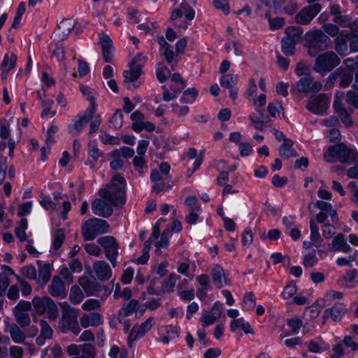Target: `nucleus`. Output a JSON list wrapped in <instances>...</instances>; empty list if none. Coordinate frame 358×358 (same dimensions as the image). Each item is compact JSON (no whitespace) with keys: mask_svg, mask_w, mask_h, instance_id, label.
<instances>
[{"mask_svg":"<svg viewBox=\"0 0 358 358\" xmlns=\"http://www.w3.org/2000/svg\"><path fill=\"white\" fill-rule=\"evenodd\" d=\"M124 178L120 175L115 176L110 182L99 191V195L103 199H96L92 203V210L96 215L109 217L113 215L112 206H122L126 201Z\"/></svg>","mask_w":358,"mask_h":358,"instance_id":"f257e3e1","label":"nucleus"},{"mask_svg":"<svg viewBox=\"0 0 358 358\" xmlns=\"http://www.w3.org/2000/svg\"><path fill=\"white\" fill-rule=\"evenodd\" d=\"M326 162L333 163L339 161L341 163H353L358 159V152L356 150L346 146L343 143H340L330 146L324 154Z\"/></svg>","mask_w":358,"mask_h":358,"instance_id":"f03ea898","label":"nucleus"},{"mask_svg":"<svg viewBox=\"0 0 358 358\" xmlns=\"http://www.w3.org/2000/svg\"><path fill=\"white\" fill-rule=\"evenodd\" d=\"M305 41L308 55L310 57H315L331 45V39L320 29L308 31L305 35Z\"/></svg>","mask_w":358,"mask_h":358,"instance_id":"7ed1b4c3","label":"nucleus"},{"mask_svg":"<svg viewBox=\"0 0 358 358\" xmlns=\"http://www.w3.org/2000/svg\"><path fill=\"white\" fill-rule=\"evenodd\" d=\"M60 307L62 317L59 322V328L64 333L71 331L75 335L79 334L80 328L78 322V310L71 307L66 302L60 303Z\"/></svg>","mask_w":358,"mask_h":358,"instance_id":"20e7f679","label":"nucleus"},{"mask_svg":"<svg viewBox=\"0 0 358 358\" xmlns=\"http://www.w3.org/2000/svg\"><path fill=\"white\" fill-rule=\"evenodd\" d=\"M108 222L99 218H90L82 227V235L85 241L94 240L98 235L108 231Z\"/></svg>","mask_w":358,"mask_h":358,"instance_id":"39448f33","label":"nucleus"},{"mask_svg":"<svg viewBox=\"0 0 358 358\" xmlns=\"http://www.w3.org/2000/svg\"><path fill=\"white\" fill-rule=\"evenodd\" d=\"M341 63V59L333 51H327L319 55L313 65V70L322 75L332 71L334 68L338 66Z\"/></svg>","mask_w":358,"mask_h":358,"instance_id":"423d86ee","label":"nucleus"},{"mask_svg":"<svg viewBox=\"0 0 358 358\" xmlns=\"http://www.w3.org/2000/svg\"><path fill=\"white\" fill-rule=\"evenodd\" d=\"M147 57L142 53H138L130 64V69L124 72V83L128 89L136 88L133 83L136 81L142 73V67L146 62Z\"/></svg>","mask_w":358,"mask_h":358,"instance_id":"0eeeda50","label":"nucleus"},{"mask_svg":"<svg viewBox=\"0 0 358 358\" xmlns=\"http://www.w3.org/2000/svg\"><path fill=\"white\" fill-rule=\"evenodd\" d=\"M88 101L90 102V106L82 115H78L73 120V123L69 126V132L72 136L78 134L85 124L93 118L96 108L95 98L90 96Z\"/></svg>","mask_w":358,"mask_h":358,"instance_id":"6e6552de","label":"nucleus"},{"mask_svg":"<svg viewBox=\"0 0 358 358\" xmlns=\"http://www.w3.org/2000/svg\"><path fill=\"white\" fill-rule=\"evenodd\" d=\"M97 242L103 248L106 257L110 261L113 267H116L120 245L115 238L111 236H106L99 238Z\"/></svg>","mask_w":358,"mask_h":358,"instance_id":"1a4fd4ad","label":"nucleus"},{"mask_svg":"<svg viewBox=\"0 0 358 358\" xmlns=\"http://www.w3.org/2000/svg\"><path fill=\"white\" fill-rule=\"evenodd\" d=\"M31 309V303L29 301H20L13 309V314L17 323L22 328L30 324L31 319L29 311Z\"/></svg>","mask_w":358,"mask_h":358,"instance_id":"9d476101","label":"nucleus"},{"mask_svg":"<svg viewBox=\"0 0 358 358\" xmlns=\"http://www.w3.org/2000/svg\"><path fill=\"white\" fill-rule=\"evenodd\" d=\"M298 92L305 93H316L322 88V84L320 81L314 80L310 73L303 76L296 84Z\"/></svg>","mask_w":358,"mask_h":358,"instance_id":"9b49d317","label":"nucleus"},{"mask_svg":"<svg viewBox=\"0 0 358 358\" xmlns=\"http://www.w3.org/2000/svg\"><path fill=\"white\" fill-rule=\"evenodd\" d=\"M320 3H313L302 8L295 16L296 24L307 25L321 10Z\"/></svg>","mask_w":358,"mask_h":358,"instance_id":"f8f14e48","label":"nucleus"},{"mask_svg":"<svg viewBox=\"0 0 358 358\" xmlns=\"http://www.w3.org/2000/svg\"><path fill=\"white\" fill-rule=\"evenodd\" d=\"M152 320V317H149L141 324H137L132 327L127 338V345L129 348H132L134 343L151 329Z\"/></svg>","mask_w":358,"mask_h":358,"instance_id":"ddd939ff","label":"nucleus"},{"mask_svg":"<svg viewBox=\"0 0 358 358\" xmlns=\"http://www.w3.org/2000/svg\"><path fill=\"white\" fill-rule=\"evenodd\" d=\"M328 106L329 97L326 94H320L306 104V108L316 115L324 114Z\"/></svg>","mask_w":358,"mask_h":358,"instance_id":"4468645a","label":"nucleus"},{"mask_svg":"<svg viewBox=\"0 0 358 358\" xmlns=\"http://www.w3.org/2000/svg\"><path fill=\"white\" fill-rule=\"evenodd\" d=\"M157 41L160 46L159 51L161 54L164 56L166 62L171 66L172 70H173L178 60L175 59V54L171 49V45L166 42L163 36H158Z\"/></svg>","mask_w":358,"mask_h":358,"instance_id":"2eb2a0df","label":"nucleus"},{"mask_svg":"<svg viewBox=\"0 0 358 358\" xmlns=\"http://www.w3.org/2000/svg\"><path fill=\"white\" fill-rule=\"evenodd\" d=\"M76 22L71 19H64L57 25V29L55 31V36L58 40L63 41L70 34L74 28Z\"/></svg>","mask_w":358,"mask_h":358,"instance_id":"dca6fc26","label":"nucleus"},{"mask_svg":"<svg viewBox=\"0 0 358 358\" xmlns=\"http://www.w3.org/2000/svg\"><path fill=\"white\" fill-rule=\"evenodd\" d=\"M48 293L54 297L65 298L66 291L64 282L59 276H54L51 284L48 287Z\"/></svg>","mask_w":358,"mask_h":358,"instance_id":"f3484780","label":"nucleus"},{"mask_svg":"<svg viewBox=\"0 0 358 358\" xmlns=\"http://www.w3.org/2000/svg\"><path fill=\"white\" fill-rule=\"evenodd\" d=\"M212 277L213 282L218 289H221L229 284L227 274L220 264H216L213 268Z\"/></svg>","mask_w":358,"mask_h":358,"instance_id":"a211bd4d","label":"nucleus"},{"mask_svg":"<svg viewBox=\"0 0 358 358\" xmlns=\"http://www.w3.org/2000/svg\"><path fill=\"white\" fill-rule=\"evenodd\" d=\"M93 269L96 277L101 280H108L111 278L112 270L104 261H96L93 264Z\"/></svg>","mask_w":358,"mask_h":358,"instance_id":"6ab92c4d","label":"nucleus"},{"mask_svg":"<svg viewBox=\"0 0 358 358\" xmlns=\"http://www.w3.org/2000/svg\"><path fill=\"white\" fill-rule=\"evenodd\" d=\"M80 323L83 328L97 327L103 323L102 316L96 312L83 314L80 318Z\"/></svg>","mask_w":358,"mask_h":358,"instance_id":"aec40b11","label":"nucleus"},{"mask_svg":"<svg viewBox=\"0 0 358 358\" xmlns=\"http://www.w3.org/2000/svg\"><path fill=\"white\" fill-rule=\"evenodd\" d=\"M350 38V33L342 31L334 40L335 50L341 56L346 55L348 49V40Z\"/></svg>","mask_w":358,"mask_h":358,"instance_id":"412c9836","label":"nucleus"},{"mask_svg":"<svg viewBox=\"0 0 358 358\" xmlns=\"http://www.w3.org/2000/svg\"><path fill=\"white\" fill-rule=\"evenodd\" d=\"M345 313V306L342 303L336 302L332 308H328L324 311V317H331L334 321L340 320Z\"/></svg>","mask_w":358,"mask_h":358,"instance_id":"4be33fe9","label":"nucleus"},{"mask_svg":"<svg viewBox=\"0 0 358 358\" xmlns=\"http://www.w3.org/2000/svg\"><path fill=\"white\" fill-rule=\"evenodd\" d=\"M315 206L320 210V213L329 215L331 222H338L339 218L337 212L331 203L319 200L316 201Z\"/></svg>","mask_w":358,"mask_h":358,"instance_id":"5701e85b","label":"nucleus"},{"mask_svg":"<svg viewBox=\"0 0 358 358\" xmlns=\"http://www.w3.org/2000/svg\"><path fill=\"white\" fill-rule=\"evenodd\" d=\"M17 57L15 54H6L1 65V78L6 80L8 73L15 66Z\"/></svg>","mask_w":358,"mask_h":358,"instance_id":"b1692460","label":"nucleus"},{"mask_svg":"<svg viewBox=\"0 0 358 358\" xmlns=\"http://www.w3.org/2000/svg\"><path fill=\"white\" fill-rule=\"evenodd\" d=\"M137 311H138V301L136 299L130 300L119 310L118 321H123L128 315Z\"/></svg>","mask_w":358,"mask_h":358,"instance_id":"393cba45","label":"nucleus"},{"mask_svg":"<svg viewBox=\"0 0 358 358\" xmlns=\"http://www.w3.org/2000/svg\"><path fill=\"white\" fill-rule=\"evenodd\" d=\"M52 299L48 296H44L42 298L40 297H34L33 299L31 306H33L36 312L41 315L45 313V311H47V308L50 305V303L52 302Z\"/></svg>","mask_w":358,"mask_h":358,"instance_id":"a878e982","label":"nucleus"},{"mask_svg":"<svg viewBox=\"0 0 358 358\" xmlns=\"http://www.w3.org/2000/svg\"><path fill=\"white\" fill-rule=\"evenodd\" d=\"M332 248L336 251L348 253L351 251V247L348 244L343 234H337L332 241Z\"/></svg>","mask_w":358,"mask_h":358,"instance_id":"bb28decb","label":"nucleus"},{"mask_svg":"<svg viewBox=\"0 0 358 358\" xmlns=\"http://www.w3.org/2000/svg\"><path fill=\"white\" fill-rule=\"evenodd\" d=\"M180 279V276L174 273H171L169 277L164 280L160 292L162 294H169L173 292L176 281Z\"/></svg>","mask_w":358,"mask_h":358,"instance_id":"cd10ccee","label":"nucleus"},{"mask_svg":"<svg viewBox=\"0 0 358 358\" xmlns=\"http://www.w3.org/2000/svg\"><path fill=\"white\" fill-rule=\"evenodd\" d=\"M293 142L291 140H285L279 148V154L281 157L288 159L290 157L297 156L296 152L292 148Z\"/></svg>","mask_w":358,"mask_h":358,"instance_id":"c85d7f7f","label":"nucleus"},{"mask_svg":"<svg viewBox=\"0 0 358 358\" xmlns=\"http://www.w3.org/2000/svg\"><path fill=\"white\" fill-rule=\"evenodd\" d=\"M310 240L313 242L315 247L318 248L322 245L323 239L320 234L319 227L317 225V222L311 218L310 221Z\"/></svg>","mask_w":358,"mask_h":358,"instance_id":"c756f323","label":"nucleus"},{"mask_svg":"<svg viewBox=\"0 0 358 358\" xmlns=\"http://www.w3.org/2000/svg\"><path fill=\"white\" fill-rule=\"evenodd\" d=\"M9 333L12 340L16 343H24L26 340V335L20 329V327L13 324L9 328Z\"/></svg>","mask_w":358,"mask_h":358,"instance_id":"7c9ffc66","label":"nucleus"},{"mask_svg":"<svg viewBox=\"0 0 358 358\" xmlns=\"http://www.w3.org/2000/svg\"><path fill=\"white\" fill-rule=\"evenodd\" d=\"M285 36L286 38H289V40L298 43L300 41L302 35H303V30L299 27H289L285 29Z\"/></svg>","mask_w":358,"mask_h":358,"instance_id":"2f4dec72","label":"nucleus"},{"mask_svg":"<svg viewBox=\"0 0 358 358\" xmlns=\"http://www.w3.org/2000/svg\"><path fill=\"white\" fill-rule=\"evenodd\" d=\"M66 238L64 230L63 229H57L53 233L52 248L58 250L62 245Z\"/></svg>","mask_w":358,"mask_h":358,"instance_id":"473e14b6","label":"nucleus"},{"mask_svg":"<svg viewBox=\"0 0 358 358\" xmlns=\"http://www.w3.org/2000/svg\"><path fill=\"white\" fill-rule=\"evenodd\" d=\"M84 299V294L78 285H73L69 293V300L73 304L80 303Z\"/></svg>","mask_w":358,"mask_h":358,"instance_id":"72a5a7b5","label":"nucleus"},{"mask_svg":"<svg viewBox=\"0 0 358 358\" xmlns=\"http://www.w3.org/2000/svg\"><path fill=\"white\" fill-rule=\"evenodd\" d=\"M296 43L283 37L281 40V48L282 52L287 56H292L295 53V45Z\"/></svg>","mask_w":358,"mask_h":358,"instance_id":"f704fd0d","label":"nucleus"},{"mask_svg":"<svg viewBox=\"0 0 358 358\" xmlns=\"http://www.w3.org/2000/svg\"><path fill=\"white\" fill-rule=\"evenodd\" d=\"M238 76L232 73L223 75L221 76L220 83L222 87L231 88L238 81Z\"/></svg>","mask_w":358,"mask_h":358,"instance_id":"c9c22d12","label":"nucleus"},{"mask_svg":"<svg viewBox=\"0 0 358 358\" xmlns=\"http://www.w3.org/2000/svg\"><path fill=\"white\" fill-rule=\"evenodd\" d=\"M51 277V269L49 264H44L38 270V281L39 283L45 285L50 279Z\"/></svg>","mask_w":358,"mask_h":358,"instance_id":"e433bc0d","label":"nucleus"},{"mask_svg":"<svg viewBox=\"0 0 358 358\" xmlns=\"http://www.w3.org/2000/svg\"><path fill=\"white\" fill-rule=\"evenodd\" d=\"M186 156L189 157L190 159H195L194 163V168L192 170L191 173L189 174V176H191L201 166L203 162V157L201 155L197 156V151L195 148H191L188 150Z\"/></svg>","mask_w":358,"mask_h":358,"instance_id":"4c0bfd02","label":"nucleus"},{"mask_svg":"<svg viewBox=\"0 0 358 358\" xmlns=\"http://www.w3.org/2000/svg\"><path fill=\"white\" fill-rule=\"evenodd\" d=\"M28 227V222L27 219L22 218L18 226L15 229V236L19 238L20 241H25L27 240V235L25 230Z\"/></svg>","mask_w":358,"mask_h":358,"instance_id":"58836bf2","label":"nucleus"},{"mask_svg":"<svg viewBox=\"0 0 358 358\" xmlns=\"http://www.w3.org/2000/svg\"><path fill=\"white\" fill-rule=\"evenodd\" d=\"M79 287L80 286L87 296L93 294V282L87 276H83L78 280Z\"/></svg>","mask_w":358,"mask_h":358,"instance_id":"ea45409f","label":"nucleus"},{"mask_svg":"<svg viewBox=\"0 0 358 358\" xmlns=\"http://www.w3.org/2000/svg\"><path fill=\"white\" fill-rule=\"evenodd\" d=\"M96 350L94 345L91 344H84L80 345L79 356L82 358H95Z\"/></svg>","mask_w":358,"mask_h":358,"instance_id":"a19ab883","label":"nucleus"},{"mask_svg":"<svg viewBox=\"0 0 358 358\" xmlns=\"http://www.w3.org/2000/svg\"><path fill=\"white\" fill-rule=\"evenodd\" d=\"M256 300L253 292L246 293L243 299V309L245 310H252L255 308Z\"/></svg>","mask_w":358,"mask_h":358,"instance_id":"79ce46f5","label":"nucleus"},{"mask_svg":"<svg viewBox=\"0 0 358 358\" xmlns=\"http://www.w3.org/2000/svg\"><path fill=\"white\" fill-rule=\"evenodd\" d=\"M338 222H333L330 220V222L324 223L322 226V236L326 238L329 239L331 238L336 234L335 226Z\"/></svg>","mask_w":358,"mask_h":358,"instance_id":"37998d69","label":"nucleus"},{"mask_svg":"<svg viewBox=\"0 0 358 358\" xmlns=\"http://www.w3.org/2000/svg\"><path fill=\"white\" fill-rule=\"evenodd\" d=\"M20 273V276L22 278L24 277L29 280H37V271L32 265H27L22 268Z\"/></svg>","mask_w":358,"mask_h":358,"instance_id":"c03bdc74","label":"nucleus"},{"mask_svg":"<svg viewBox=\"0 0 358 358\" xmlns=\"http://www.w3.org/2000/svg\"><path fill=\"white\" fill-rule=\"evenodd\" d=\"M15 278H16V280L20 285L22 295L23 296L30 295L32 292V288H31V286L29 285V283L28 282H27L26 280H24V279L19 275H15Z\"/></svg>","mask_w":358,"mask_h":358,"instance_id":"a18cd8bd","label":"nucleus"},{"mask_svg":"<svg viewBox=\"0 0 358 358\" xmlns=\"http://www.w3.org/2000/svg\"><path fill=\"white\" fill-rule=\"evenodd\" d=\"M345 101L350 106V108L358 109V93L354 90H349L346 93Z\"/></svg>","mask_w":358,"mask_h":358,"instance_id":"49530a36","label":"nucleus"},{"mask_svg":"<svg viewBox=\"0 0 358 358\" xmlns=\"http://www.w3.org/2000/svg\"><path fill=\"white\" fill-rule=\"evenodd\" d=\"M357 277V270L352 269L346 272L342 279L343 285L346 287H352V282L355 280Z\"/></svg>","mask_w":358,"mask_h":358,"instance_id":"de8ad7c7","label":"nucleus"},{"mask_svg":"<svg viewBox=\"0 0 358 358\" xmlns=\"http://www.w3.org/2000/svg\"><path fill=\"white\" fill-rule=\"evenodd\" d=\"M115 129H120L123 124V113L122 110H117L109 120Z\"/></svg>","mask_w":358,"mask_h":358,"instance_id":"09e8293b","label":"nucleus"},{"mask_svg":"<svg viewBox=\"0 0 358 358\" xmlns=\"http://www.w3.org/2000/svg\"><path fill=\"white\" fill-rule=\"evenodd\" d=\"M171 233L169 229L164 230L161 236V239L159 241L155 243V247L157 248L156 252L159 254L160 248H166L169 245V236Z\"/></svg>","mask_w":358,"mask_h":358,"instance_id":"8fccbe9b","label":"nucleus"},{"mask_svg":"<svg viewBox=\"0 0 358 358\" xmlns=\"http://www.w3.org/2000/svg\"><path fill=\"white\" fill-rule=\"evenodd\" d=\"M248 118L252 126L256 129H259L260 131L264 130V124L267 123L270 121L268 117L255 118L253 115H249Z\"/></svg>","mask_w":358,"mask_h":358,"instance_id":"3c124183","label":"nucleus"},{"mask_svg":"<svg viewBox=\"0 0 358 358\" xmlns=\"http://www.w3.org/2000/svg\"><path fill=\"white\" fill-rule=\"evenodd\" d=\"M170 71L166 66L164 64H159L156 71V76L160 83H164L167 80L166 74H169Z\"/></svg>","mask_w":358,"mask_h":358,"instance_id":"603ef678","label":"nucleus"},{"mask_svg":"<svg viewBox=\"0 0 358 358\" xmlns=\"http://www.w3.org/2000/svg\"><path fill=\"white\" fill-rule=\"evenodd\" d=\"M53 104V101L49 99H43L42 100V107L43 111L41 112V117H45L48 116L49 114H51L52 116L55 115V111H51V107Z\"/></svg>","mask_w":358,"mask_h":358,"instance_id":"864d4df0","label":"nucleus"},{"mask_svg":"<svg viewBox=\"0 0 358 358\" xmlns=\"http://www.w3.org/2000/svg\"><path fill=\"white\" fill-rule=\"evenodd\" d=\"M40 335L48 339H50L52 338L53 331L49 324L45 320H41L40 322Z\"/></svg>","mask_w":358,"mask_h":358,"instance_id":"5fc2aeb1","label":"nucleus"},{"mask_svg":"<svg viewBox=\"0 0 358 358\" xmlns=\"http://www.w3.org/2000/svg\"><path fill=\"white\" fill-rule=\"evenodd\" d=\"M283 110L281 103L278 101H273L268 105V112L272 117H275L276 114Z\"/></svg>","mask_w":358,"mask_h":358,"instance_id":"6e6d98bb","label":"nucleus"},{"mask_svg":"<svg viewBox=\"0 0 358 358\" xmlns=\"http://www.w3.org/2000/svg\"><path fill=\"white\" fill-rule=\"evenodd\" d=\"M101 303L98 299H91L85 301L82 305V308L86 311H91L100 308Z\"/></svg>","mask_w":358,"mask_h":358,"instance_id":"4d7b16f0","label":"nucleus"},{"mask_svg":"<svg viewBox=\"0 0 358 358\" xmlns=\"http://www.w3.org/2000/svg\"><path fill=\"white\" fill-rule=\"evenodd\" d=\"M201 211L200 207H195L189 208V214L185 217V221L190 224H194L196 222L199 214Z\"/></svg>","mask_w":358,"mask_h":358,"instance_id":"13d9d810","label":"nucleus"},{"mask_svg":"<svg viewBox=\"0 0 358 358\" xmlns=\"http://www.w3.org/2000/svg\"><path fill=\"white\" fill-rule=\"evenodd\" d=\"M348 187L351 194V201L358 207V185L356 182L352 181L348 184Z\"/></svg>","mask_w":358,"mask_h":358,"instance_id":"bf43d9fd","label":"nucleus"},{"mask_svg":"<svg viewBox=\"0 0 358 358\" xmlns=\"http://www.w3.org/2000/svg\"><path fill=\"white\" fill-rule=\"evenodd\" d=\"M51 58L59 62L64 61L65 59L64 48L62 45H57L56 48L52 52Z\"/></svg>","mask_w":358,"mask_h":358,"instance_id":"052dcab7","label":"nucleus"},{"mask_svg":"<svg viewBox=\"0 0 358 358\" xmlns=\"http://www.w3.org/2000/svg\"><path fill=\"white\" fill-rule=\"evenodd\" d=\"M85 251L90 255L94 257H99L101 253L100 247L94 243H87L84 245Z\"/></svg>","mask_w":358,"mask_h":358,"instance_id":"680f3d73","label":"nucleus"},{"mask_svg":"<svg viewBox=\"0 0 358 358\" xmlns=\"http://www.w3.org/2000/svg\"><path fill=\"white\" fill-rule=\"evenodd\" d=\"M287 325L292 329V334H297L303 326V322L299 318H292L287 320Z\"/></svg>","mask_w":358,"mask_h":358,"instance_id":"e2e57ef3","label":"nucleus"},{"mask_svg":"<svg viewBox=\"0 0 358 358\" xmlns=\"http://www.w3.org/2000/svg\"><path fill=\"white\" fill-rule=\"evenodd\" d=\"M173 185L171 183L170 179L166 182L156 183L152 185V191L155 194H159L162 191L168 190L172 188Z\"/></svg>","mask_w":358,"mask_h":358,"instance_id":"0e129e2a","label":"nucleus"},{"mask_svg":"<svg viewBox=\"0 0 358 358\" xmlns=\"http://www.w3.org/2000/svg\"><path fill=\"white\" fill-rule=\"evenodd\" d=\"M133 164L136 171L139 172L140 174L143 173V169L144 168H147L145 161L143 156H136L133 159Z\"/></svg>","mask_w":358,"mask_h":358,"instance_id":"69168bd1","label":"nucleus"},{"mask_svg":"<svg viewBox=\"0 0 358 358\" xmlns=\"http://www.w3.org/2000/svg\"><path fill=\"white\" fill-rule=\"evenodd\" d=\"M317 263V258L315 252L307 254L303 259V265L305 267L310 268L314 266Z\"/></svg>","mask_w":358,"mask_h":358,"instance_id":"338daca9","label":"nucleus"},{"mask_svg":"<svg viewBox=\"0 0 358 358\" xmlns=\"http://www.w3.org/2000/svg\"><path fill=\"white\" fill-rule=\"evenodd\" d=\"M60 278H64L66 283L70 285L73 282V272L67 267L61 269L59 272Z\"/></svg>","mask_w":358,"mask_h":358,"instance_id":"774afa93","label":"nucleus"}]
</instances>
